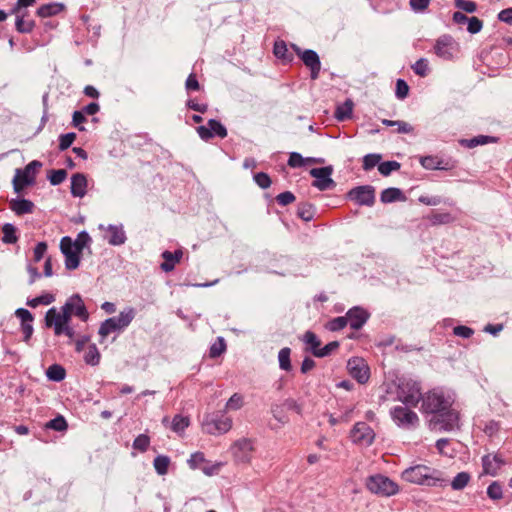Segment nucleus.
<instances>
[{
	"mask_svg": "<svg viewBox=\"0 0 512 512\" xmlns=\"http://www.w3.org/2000/svg\"><path fill=\"white\" fill-rule=\"evenodd\" d=\"M455 6L468 13H473L477 9L476 3L469 0H455Z\"/></svg>",
	"mask_w": 512,
	"mask_h": 512,
	"instance_id": "obj_62",
	"label": "nucleus"
},
{
	"mask_svg": "<svg viewBox=\"0 0 512 512\" xmlns=\"http://www.w3.org/2000/svg\"><path fill=\"white\" fill-rule=\"evenodd\" d=\"M397 397L405 405L416 407L423 397L420 384L411 378H400Z\"/></svg>",
	"mask_w": 512,
	"mask_h": 512,
	"instance_id": "obj_4",
	"label": "nucleus"
},
{
	"mask_svg": "<svg viewBox=\"0 0 512 512\" xmlns=\"http://www.w3.org/2000/svg\"><path fill=\"white\" fill-rule=\"evenodd\" d=\"M100 358L101 355L96 344H90L84 354L85 363L91 366H96L99 364Z\"/></svg>",
	"mask_w": 512,
	"mask_h": 512,
	"instance_id": "obj_33",
	"label": "nucleus"
},
{
	"mask_svg": "<svg viewBox=\"0 0 512 512\" xmlns=\"http://www.w3.org/2000/svg\"><path fill=\"white\" fill-rule=\"evenodd\" d=\"M409 93V86L403 79H398L396 82V97L398 99H405Z\"/></svg>",
	"mask_w": 512,
	"mask_h": 512,
	"instance_id": "obj_58",
	"label": "nucleus"
},
{
	"mask_svg": "<svg viewBox=\"0 0 512 512\" xmlns=\"http://www.w3.org/2000/svg\"><path fill=\"white\" fill-rule=\"evenodd\" d=\"M402 478L410 483L431 487L443 486L446 482L439 470L421 464L405 469Z\"/></svg>",
	"mask_w": 512,
	"mask_h": 512,
	"instance_id": "obj_2",
	"label": "nucleus"
},
{
	"mask_svg": "<svg viewBox=\"0 0 512 512\" xmlns=\"http://www.w3.org/2000/svg\"><path fill=\"white\" fill-rule=\"evenodd\" d=\"M136 310L133 307H126L118 316L110 317L104 320L99 327L98 334L101 338L105 339L113 332L124 331L134 320Z\"/></svg>",
	"mask_w": 512,
	"mask_h": 512,
	"instance_id": "obj_3",
	"label": "nucleus"
},
{
	"mask_svg": "<svg viewBox=\"0 0 512 512\" xmlns=\"http://www.w3.org/2000/svg\"><path fill=\"white\" fill-rule=\"evenodd\" d=\"M482 27L483 22L479 18L475 16L469 18L467 22V30L469 33L476 34L481 31Z\"/></svg>",
	"mask_w": 512,
	"mask_h": 512,
	"instance_id": "obj_59",
	"label": "nucleus"
},
{
	"mask_svg": "<svg viewBox=\"0 0 512 512\" xmlns=\"http://www.w3.org/2000/svg\"><path fill=\"white\" fill-rule=\"evenodd\" d=\"M169 465H170V458L165 455H158L157 457H155V459L153 461V466H154L156 472L161 476L167 474Z\"/></svg>",
	"mask_w": 512,
	"mask_h": 512,
	"instance_id": "obj_37",
	"label": "nucleus"
},
{
	"mask_svg": "<svg viewBox=\"0 0 512 512\" xmlns=\"http://www.w3.org/2000/svg\"><path fill=\"white\" fill-rule=\"evenodd\" d=\"M91 242V237L86 231H82L77 235L75 241H72L73 248L82 252Z\"/></svg>",
	"mask_w": 512,
	"mask_h": 512,
	"instance_id": "obj_41",
	"label": "nucleus"
},
{
	"mask_svg": "<svg viewBox=\"0 0 512 512\" xmlns=\"http://www.w3.org/2000/svg\"><path fill=\"white\" fill-rule=\"evenodd\" d=\"M60 249L65 256V267L67 270H75L80 264L81 252L73 248L72 239L65 236L60 241Z\"/></svg>",
	"mask_w": 512,
	"mask_h": 512,
	"instance_id": "obj_12",
	"label": "nucleus"
},
{
	"mask_svg": "<svg viewBox=\"0 0 512 512\" xmlns=\"http://www.w3.org/2000/svg\"><path fill=\"white\" fill-rule=\"evenodd\" d=\"M470 474L467 472L458 473L451 482V487L453 490H462L464 489L470 481Z\"/></svg>",
	"mask_w": 512,
	"mask_h": 512,
	"instance_id": "obj_39",
	"label": "nucleus"
},
{
	"mask_svg": "<svg viewBox=\"0 0 512 512\" xmlns=\"http://www.w3.org/2000/svg\"><path fill=\"white\" fill-rule=\"evenodd\" d=\"M16 15L15 28L19 33H30L35 27L34 20H26L27 11L14 13Z\"/></svg>",
	"mask_w": 512,
	"mask_h": 512,
	"instance_id": "obj_25",
	"label": "nucleus"
},
{
	"mask_svg": "<svg viewBox=\"0 0 512 512\" xmlns=\"http://www.w3.org/2000/svg\"><path fill=\"white\" fill-rule=\"evenodd\" d=\"M253 451L252 441L246 438L240 439L234 443L233 453L237 460L248 462Z\"/></svg>",
	"mask_w": 512,
	"mask_h": 512,
	"instance_id": "obj_19",
	"label": "nucleus"
},
{
	"mask_svg": "<svg viewBox=\"0 0 512 512\" xmlns=\"http://www.w3.org/2000/svg\"><path fill=\"white\" fill-rule=\"evenodd\" d=\"M66 303L70 305L73 315L77 316L81 321L86 322L89 319V313L79 294L70 296Z\"/></svg>",
	"mask_w": 512,
	"mask_h": 512,
	"instance_id": "obj_20",
	"label": "nucleus"
},
{
	"mask_svg": "<svg viewBox=\"0 0 512 512\" xmlns=\"http://www.w3.org/2000/svg\"><path fill=\"white\" fill-rule=\"evenodd\" d=\"M67 177V172L64 169L51 170L48 179L51 185L56 186L61 184Z\"/></svg>",
	"mask_w": 512,
	"mask_h": 512,
	"instance_id": "obj_50",
	"label": "nucleus"
},
{
	"mask_svg": "<svg viewBox=\"0 0 512 512\" xmlns=\"http://www.w3.org/2000/svg\"><path fill=\"white\" fill-rule=\"evenodd\" d=\"M457 50L458 44L450 35L440 36L434 45L435 54L443 60H452Z\"/></svg>",
	"mask_w": 512,
	"mask_h": 512,
	"instance_id": "obj_11",
	"label": "nucleus"
},
{
	"mask_svg": "<svg viewBox=\"0 0 512 512\" xmlns=\"http://www.w3.org/2000/svg\"><path fill=\"white\" fill-rule=\"evenodd\" d=\"M183 256L182 250L178 249L174 252H170L168 250L162 253V258L164 262L161 263L160 267L164 272H170L175 268V265L180 262Z\"/></svg>",
	"mask_w": 512,
	"mask_h": 512,
	"instance_id": "obj_23",
	"label": "nucleus"
},
{
	"mask_svg": "<svg viewBox=\"0 0 512 512\" xmlns=\"http://www.w3.org/2000/svg\"><path fill=\"white\" fill-rule=\"evenodd\" d=\"M339 347L338 341H332L326 344L323 348H320L317 350V352L314 351V356L316 357H325L330 355L333 351H335Z\"/></svg>",
	"mask_w": 512,
	"mask_h": 512,
	"instance_id": "obj_56",
	"label": "nucleus"
},
{
	"mask_svg": "<svg viewBox=\"0 0 512 512\" xmlns=\"http://www.w3.org/2000/svg\"><path fill=\"white\" fill-rule=\"evenodd\" d=\"M199 137L208 141L214 136H218L220 138H225L227 136L226 127L216 119H210L207 122V125H201L196 128Z\"/></svg>",
	"mask_w": 512,
	"mask_h": 512,
	"instance_id": "obj_14",
	"label": "nucleus"
},
{
	"mask_svg": "<svg viewBox=\"0 0 512 512\" xmlns=\"http://www.w3.org/2000/svg\"><path fill=\"white\" fill-rule=\"evenodd\" d=\"M150 444V438L146 434L138 435L133 441V448L145 452Z\"/></svg>",
	"mask_w": 512,
	"mask_h": 512,
	"instance_id": "obj_49",
	"label": "nucleus"
},
{
	"mask_svg": "<svg viewBox=\"0 0 512 512\" xmlns=\"http://www.w3.org/2000/svg\"><path fill=\"white\" fill-rule=\"evenodd\" d=\"M503 465L505 461L499 454H488L482 457L483 471L488 475L496 476Z\"/></svg>",
	"mask_w": 512,
	"mask_h": 512,
	"instance_id": "obj_18",
	"label": "nucleus"
},
{
	"mask_svg": "<svg viewBox=\"0 0 512 512\" xmlns=\"http://www.w3.org/2000/svg\"><path fill=\"white\" fill-rule=\"evenodd\" d=\"M346 325H347V318L345 315V316L336 317V318H333L332 320H330L327 324V328L330 331H339V330H342L344 327H346Z\"/></svg>",
	"mask_w": 512,
	"mask_h": 512,
	"instance_id": "obj_54",
	"label": "nucleus"
},
{
	"mask_svg": "<svg viewBox=\"0 0 512 512\" xmlns=\"http://www.w3.org/2000/svg\"><path fill=\"white\" fill-rule=\"evenodd\" d=\"M351 438L356 444L369 446L374 441L375 433L367 423L358 422L351 430Z\"/></svg>",
	"mask_w": 512,
	"mask_h": 512,
	"instance_id": "obj_15",
	"label": "nucleus"
},
{
	"mask_svg": "<svg viewBox=\"0 0 512 512\" xmlns=\"http://www.w3.org/2000/svg\"><path fill=\"white\" fill-rule=\"evenodd\" d=\"M291 168H299L305 166V158L298 152H291L287 162Z\"/></svg>",
	"mask_w": 512,
	"mask_h": 512,
	"instance_id": "obj_55",
	"label": "nucleus"
},
{
	"mask_svg": "<svg viewBox=\"0 0 512 512\" xmlns=\"http://www.w3.org/2000/svg\"><path fill=\"white\" fill-rule=\"evenodd\" d=\"M226 350V343L222 337H218L217 341L214 342L209 351L211 358L219 357Z\"/></svg>",
	"mask_w": 512,
	"mask_h": 512,
	"instance_id": "obj_46",
	"label": "nucleus"
},
{
	"mask_svg": "<svg viewBox=\"0 0 512 512\" xmlns=\"http://www.w3.org/2000/svg\"><path fill=\"white\" fill-rule=\"evenodd\" d=\"M271 413L273 418L279 423L277 426H272V429H279L289 422V417L285 412L283 404H273L271 406Z\"/></svg>",
	"mask_w": 512,
	"mask_h": 512,
	"instance_id": "obj_29",
	"label": "nucleus"
},
{
	"mask_svg": "<svg viewBox=\"0 0 512 512\" xmlns=\"http://www.w3.org/2000/svg\"><path fill=\"white\" fill-rule=\"evenodd\" d=\"M243 396L239 393H234L226 403L227 410H239L243 406Z\"/></svg>",
	"mask_w": 512,
	"mask_h": 512,
	"instance_id": "obj_51",
	"label": "nucleus"
},
{
	"mask_svg": "<svg viewBox=\"0 0 512 512\" xmlns=\"http://www.w3.org/2000/svg\"><path fill=\"white\" fill-rule=\"evenodd\" d=\"M381 160L380 154H367L363 158V169L365 171H369L374 168L376 165H379Z\"/></svg>",
	"mask_w": 512,
	"mask_h": 512,
	"instance_id": "obj_48",
	"label": "nucleus"
},
{
	"mask_svg": "<svg viewBox=\"0 0 512 512\" xmlns=\"http://www.w3.org/2000/svg\"><path fill=\"white\" fill-rule=\"evenodd\" d=\"M276 201L281 206H287L295 201V196L290 191H285L276 196Z\"/></svg>",
	"mask_w": 512,
	"mask_h": 512,
	"instance_id": "obj_61",
	"label": "nucleus"
},
{
	"mask_svg": "<svg viewBox=\"0 0 512 512\" xmlns=\"http://www.w3.org/2000/svg\"><path fill=\"white\" fill-rule=\"evenodd\" d=\"M487 495L492 500H500L503 497L502 486L499 482H492L487 488Z\"/></svg>",
	"mask_w": 512,
	"mask_h": 512,
	"instance_id": "obj_47",
	"label": "nucleus"
},
{
	"mask_svg": "<svg viewBox=\"0 0 512 512\" xmlns=\"http://www.w3.org/2000/svg\"><path fill=\"white\" fill-rule=\"evenodd\" d=\"M414 73L420 77H425L429 73V62L426 58H420L412 65Z\"/></svg>",
	"mask_w": 512,
	"mask_h": 512,
	"instance_id": "obj_44",
	"label": "nucleus"
},
{
	"mask_svg": "<svg viewBox=\"0 0 512 512\" xmlns=\"http://www.w3.org/2000/svg\"><path fill=\"white\" fill-rule=\"evenodd\" d=\"M232 427V419L222 412L207 413L202 421L203 431L210 435L227 433Z\"/></svg>",
	"mask_w": 512,
	"mask_h": 512,
	"instance_id": "obj_5",
	"label": "nucleus"
},
{
	"mask_svg": "<svg viewBox=\"0 0 512 512\" xmlns=\"http://www.w3.org/2000/svg\"><path fill=\"white\" fill-rule=\"evenodd\" d=\"M401 164L397 161H386L378 165V171L383 176H389L391 172L399 170Z\"/></svg>",
	"mask_w": 512,
	"mask_h": 512,
	"instance_id": "obj_42",
	"label": "nucleus"
},
{
	"mask_svg": "<svg viewBox=\"0 0 512 512\" xmlns=\"http://www.w3.org/2000/svg\"><path fill=\"white\" fill-rule=\"evenodd\" d=\"M254 181L262 189H267L271 185V179L267 173L259 172L254 175Z\"/></svg>",
	"mask_w": 512,
	"mask_h": 512,
	"instance_id": "obj_60",
	"label": "nucleus"
},
{
	"mask_svg": "<svg viewBox=\"0 0 512 512\" xmlns=\"http://www.w3.org/2000/svg\"><path fill=\"white\" fill-rule=\"evenodd\" d=\"M333 171L334 169L331 165L321 168H312L310 170V175L315 178V180L312 182V186L320 191H326L335 188L336 183L331 178Z\"/></svg>",
	"mask_w": 512,
	"mask_h": 512,
	"instance_id": "obj_9",
	"label": "nucleus"
},
{
	"mask_svg": "<svg viewBox=\"0 0 512 512\" xmlns=\"http://www.w3.org/2000/svg\"><path fill=\"white\" fill-rule=\"evenodd\" d=\"M296 52L305 66L310 69L311 79H317L321 70V62L317 52L312 49L301 51L299 48H296Z\"/></svg>",
	"mask_w": 512,
	"mask_h": 512,
	"instance_id": "obj_16",
	"label": "nucleus"
},
{
	"mask_svg": "<svg viewBox=\"0 0 512 512\" xmlns=\"http://www.w3.org/2000/svg\"><path fill=\"white\" fill-rule=\"evenodd\" d=\"M107 241L110 245L119 246L125 243L127 237L123 227L117 225H109L107 227Z\"/></svg>",
	"mask_w": 512,
	"mask_h": 512,
	"instance_id": "obj_24",
	"label": "nucleus"
},
{
	"mask_svg": "<svg viewBox=\"0 0 512 512\" xmlns=\"http://www.w3.org/2000/svg\"><path fill=\"white\" fill-rule=\"evenodd\" d=\"M17 229L11 223H5L2 226V242L5 244H14L18 241V236L16 234Z\"/></svg>",
	"mask_w": 512,
	"mask_h": 512,
	"instance_id": "obj_31",
	"label": "nucleus"
},
{
	"mask_svg": "<svg viewBox=\"0 0 512 512\" xmlns=\"http://www.w3.org/2000/svg\"><path fill=\"white\" fill-rule=\"evenodd\" d=\"M353 111V102L347 99L343 104L338 105L335 111V117L339 121L347 120L351 117Z\"/></svg>",
	"mask_w": 512,
	"mask_h": 512,
	"instance_id": "obj_30",
	"label": "nucleus"
},
{
	"mask_svg": "<svg viewBox=\"0 0 512 512\" xmlns=\"http://www.w3.org/2000/svg\"><path fill=\"white\" fill-rule=\"evenodd\" d=\"M55 301V297L52 294L46 293L43 295H40L38 297H35L33 299H30L27 301V305L36 308L39 305H49Z\"/></svg>",
	"mask_w": 512,
	"mask_h": 512,
	"instance_id": "obj_40",
	"label": "nucleus"
},
{
	"mask_svg": "<svg viewBox=\"0 0 512 512\" xmlns=\"http://www.w3.org/2000/svg\"><path fill=\"white\" fill-rule=\"evenodd\" d=\"M290 354H291V350L288 347H284L279 351L278 361H279V367L282 370H285V371L291 370L292 366H291V361H290Z\"/></svg>",
	"mask_w": 512,
	"mask_h": 512,
	"instance_id": "obj_38",
	"label": "nucleus"
},
{
	"mask_svg": "<svg viewBox=\"0 0 512 512\" xmlns=\"http://www.w3.org/2000/svg\"><path fill=\"white\" fill-rule=\"evenodd\" d=\"M347 197L360 206L371 207L375 203V188L371 185L357 186L347 193Z\"/></svg>",
	"mask_w": 512,
	"mask_h": 512,
	"instance_id": "obj_10",
	"label": "nucleus"
},
{
	"mask_svg": "<svg viewBox=\"0 0 512 512\" xmlns=\"http://www.w3.org/2000/svg\"><path fill=\"white\" fill-rule=\"evenodd\" d=\"M315 214L314 207L308 202H301L298 204L297 216L302 220L308 222L313 219Z\"/></svg>",
	"mask_w": 512,
	"mask_h": 512,
	"instance_id": "obj_35",
	"label": "nucleus"
},
{
	"mask_svg": "<svg viewBox=\"0 0 512 512\" xmlns=\"http://www.w3.org/2000/svg\"><path fill=\"white\" fill-rule=\"evenodd\" d=\"M87 192V178L82 173H76L71 177V194L82 198Z\"/></svg>",
	"mask_w": 512,
	"mask_h": 512,
	"instance_id": "obj_22",
	"label": "nucleus"
},
{
	"mask_svg": "<svg viewBox=\"0 0 512 512\" xmlns=\"http://www.w3.org/2000/svg\"><path fill=\"white\" fill-rule=\"evenodd\" d=\"M390 415L395 424L403 429H413L419 424L418 415L406 406H395L391 409Z\"/></svg>",
	"mask_w": 512,
	"mask_h": 512,
	"instance_id": "obj_8",
	"label": "nucleus"
},
{
	"mask_svg": "<svg viewBox=\"0 0 512 512\" xmlns=\"http://www.w3.org/2000/svg\"><path fill=\"white\" fill-rule=\"evenodd\" d=\"M67 426V422L62 415H58L54 419L48 421L45 425L47 429H52L58 432L66 430Z\"/></svg>",
	"mask_w": 512,
	"mask_h": 512,
	"instance_id": "obj_43",
	"label": "nucleus"
},
{
	"mask_svg": "<svg viewBox=\"0 0 512 512\" xmlns=\"http://www.w3.org/2000/svg\"><path fill=\"white\" fill-rule=\"evenodd\" d=\"M45 324L47 327H52L54 334L60 336V331L65 323L62 322V317L59 311L55 307L50 308L45 315Z\"/></svg>",
	"mask_w": 512,
	"mask_h": 512,
	"instance_id": "obj_21",
	"label": "nucleus"
},
{
	"mask_svg": "<svg viewBox=\"0 0 512 512\" xmlns=\"http://www.w3.org/2000/svg\"><path fill=\"white\" fill-rule=\"evenodd\" d=\"M62 9V4L49 3L40 6L37 10V14L38 16L45 18L58 14Z\"/></svg>",
	"mask_w": 512,
	"mask_h": 512,
	"instance_id": "obj_34",
	"label": "nucleus"
},
{
	"mask_svg": "<svg viewBox=\"0 0 512 512\" xmlns=\"http://www.w3.org/2000/svg\"><path fill=\"white\" fill-rule=\"evenodd\" d=\"M303 340H304V342L307 345L310 346V350H311L313 355H314V351L317 352V350L320 349L321 342H320V340L318 339V337L316 336V334L314 332L307 331L304 334Z\"/></svg>",
	"mask_w": 512,
	"mask_h": 512,
	"instance_id": "obj_45",
	"label": "nucleus"
},
{
	"mask_svg": "<svg viewBox=\"0 0 512 512\" xmlns=\"http://www.w3.org/2000/svg\"><path fill=\"white\" fill-rule=\"evenodd\" d=\"M46 375L49 380L60 382L65 378L66 371L61 365L53 364L48 367Z\"/></svg>",
	"mask_w": 512,
	"mask_h": 512,
	"instance_id": "obj_36",
	"label": "nucleus"
},
{
	"mask_svg": "<svg viewBox=\"0 0 512 512\" xmlns=\"http://www.w3.org/2000/svg\"><path fill=\"white\" fill-rule=\"evenodd\" d=\"M420 163L425 169H442L441 161L434 156H424L420 159Z\"/></svg>",
	"mask_w": 512,
	"mask_h": 512,
	"instance_id": "obj_53",
	"label": "nucleus"
},
{
	"mask_svg": "<svg viewBox=\"0 0 512 512\" xmlns=\"http://www.w3.org/2000/svg\"><path fill=\"white\" fill-rule=\"evenodd\" d=\"M76 139V134L74 132L62 134L59 136V150L64 151L68 149L74 140Z\"/></svg>",
	"mask_w": 512,
	"mask_h": 512,
	"instance_id": "obj_52",
	"label": "nucleus"
},
{
	"mask_svg": "<svg viewBox=\"0 0 512 512\" xmlns=\"http://www.w3.org/2000/svg\"><path fill=\"white\" fill-rule=\"evenodd\" d=\"M497 142V138L493 136H486V135H478L476 137H473L471 139H461L459 143L467 148H474L479 145H485L489 143H495Z\"/></svg>",
	"mask_w": 512,
	"mask_h": 512,
	"instance_id": "obj_28",
	"label": "nucleus"
},
{
	"mask_svg": "<svg viewBox=\"0 0 512 512\" xmlns=\"http://www.w3.org/2000/svg\"><path fill=\"white\" fill-rule=\"evenodd\" d=\"M367 489L376 495L390 497L398 493L399 486L393 480L382 474L368 477L366 480Z\"/></svg>",
	"mask_w": 512,
	"mask_h": 512,
	"instance_id": "obj_6",
	"label": "nucleus"
},
{
	"mask_svg": "<svg viewBox=\"0 0 512 512\" xmlns=\"http://www.w3.org/2000/svg\"><path fill=\"white\" fill-rule=\"evenodd\" d=\"M347 324L354 330H359L368 320L369 314L360 307H353L346 313Z\"/></svg>",
	"mask_w": 512,
	"mask_h": 512,
	"instance_id": "obj_17",
	"label": "nucleus"
},
{
	"mask_svg": "<svg viewBox=\"0 0 512 512\" xmlns=\"http://www.w3.org/2000/svg\"><path fill=\"white\" fill-rule=\"evenodd\" d=\"M10 208L17 214L23 215L32 213L34 204L28 199H12L10 201Z\"/></svg>",
	"mask_w": 512,
	"mask_h": 512,
	"instance_id": "obj_26",
	"label": "nucleus"
},
{
	"mask_svg": "<svg viewBox=\"0 0 512 512\" xmlns=\"http://www.w3.org/2000/svg\"><path fill=\"white\" fill-rule=\"evenodd\" d=\"M347 369L355 380L364 384L370 378V369L366 361L360 357H353L348 360Z\"/></svg>",
	"mask_w": 512,
	"mask_h": 512,
	"instance_id": "obj_13",
	"label": "nucleus"
},
{
	"mask_svg": "<svg viewBox=\"0 0 512 512\" xmlns=\"http://www.w3.org/2000/svg\"><path fill=\"white\" fill-rule=\"evenodd\" d=\"M42 167V163L33 160L26 165L24 169H16L12 180L13 189L16 193H20L26 186L33 185L36 179L38 169Z\"/></svg>",
	"mask_w": 512,
	"mask_h": 512,
	"instance_id": "obj_7",
	"label": "nucleus"
},
{
	"mask_svg": "<svg viewBox=\"0 0 512 512\" xmlns=\"http://www.w3.org/2000/svg\"><path fill=\"white\" fill-rule=\"evenodd\" d=\"M187 462L191 469H198L201 468V464L205 462V456L202 452H195L190 456Z\"/></svg>",
	"mask_w": 512,
	"mask_h": 512,
	"instance_id": "obj_57",
	"label": "nucleus"
},
{
	"mask_svg": "<svg viewBox=\"0 0 512 512\" xmlns=\"http://www.w3.org/2000/svg\"><path fill=\"white\" fill-rule=\"evenodd\" d=\"M421 401L422 411L434 415L430 420V425L434 429L451 431L458 426L459 414L452 407L454 397L451 393L434 388L425 393Z\"/></svg>",
	"mask_w": 512,
	"mask_h": 512,
	"instance_id": "obj_1",
	"label": "nucleus"
},
{
	"mask_svg": "<svg viewBox=\"0 0 512 512\" xmlns=\"http://www.w3.org/2000/svg\"><path fill=\"white\" fill-rule=\"evenodd\" d=\"M406 199L402 190L399 188H387L381 192L380 200L383 203H392L396 201H404Z\"/></svg>",
	"mask_w": 512,
	"mask_h": 512,
	"instance_id": "obj_27",
	"label": "nucleus"
},
{
	"mask_svg": "<svg viewBox=\"0 0 512 512\" xmlns=\"http://www.w3.org/2000/svg\"><path fill=\"white\" fill-rule=\"evenodd\" d=\"M47 251V243L46 242H39L33 251V258L35 262H39L43 257L44 254Z\"/></svg>",
	"mask_w": 512,
	"mask_h": 512,
	"instance_id": "obj_64",
	"label": "nucleus"
},
{
	"mask_svg": "<svg viewBox=\"0 0 512 512\" xmlns=\"http://www.w3.org/2000/svg\"><path fill=\"white\" fill-rule=\"evenodd\" d=\"M190 419L187 416L177 414L173 417L170 425V429L175 433H182L189 426Z\"/></svg>",
	"mask_w": 512,
	"mask_h": 512,
	"instance_id": "obj_32",
	"label": "nucleus"
},
{
	"mask_svg": "<svg viewBox=\"0 0 512 512\" xmlns=\"http://www.w3.org/2000/svg\"><path fill=\"white\" fill-rule=\"evenodd\" d=\"M430 1L431 0H410L409 5L414 12L420 13L428 8Z\"/></svg>",
	"mask_w": 512,
	"mask_h": 512,
	"instance_id": "obj_63",
	"label": "nucleus"
}]
</instances>
